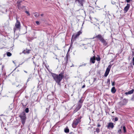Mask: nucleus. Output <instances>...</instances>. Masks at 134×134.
Instances as JSON below:
<instances>
[{
	"instance_id": "39448f33",
	"label": "nucleus",
	"mask_w": 134,
	"mask_h": 134,
	"mask_svg": "<svg viewBox=\"0 0 134 134\" xmlns=\"http://www.w3.org/2000/svg\"><path fill=\"white\" fill-rule=\"evenodd\" d=\"M15 28L14 29V32H15L16 30V29H20V28L21 26L20 23V21H18L16 19V22L15 24Z\"/></svg>"
},
{
	"instance_id": "ea45409f",
	"label": "nucleus",
	"mask_w": 134,
	"mask_h": 134,
	"mask_svg": "<svg viewBox=\"0 0 134 134\" xmlns=\"http://www.w3.org/2000/svg\"><path fill=\"white\" fill-rule=\"evenodd\" d=\"M13 63H14V61H13Z\"/></svg>"
},
{
	"instance_id": "9b49d317",
	"label": "nucleus",
	"mask_w": 134,
	"mask_h": 134,
	"mask_svg": "<svg viewBox=\"0 0 134 134\" xmlns=\"http://www.w3.org/2000/svg\"><path fill=\"white\" fill-rule=\"evenodd\" d=\"M96 60V57L95 56L92 57L91 58L90 61L92 63H94Z\"/></svg>"
},
{
	"instance_id": "c9c22d12",
	"label": "nucleus",
	"mask_w": 134,
	"mask_h": 134,
	"mask_svg": "<svg viewBox=\"0 0 134 134\" xmlns=\"http://www.w3.org/2000/svg\"><path fill=\"white\" fill-rule=\"evenodd\" d=\"M43 14H41V16H43Z\"/></svg>"
},
{
	"instance_id": "423d86ee",
	"label": "nucleus",
	"mask_w": 134,
	"mask_h": 134,
	"mask_svg": "<svg viewBox=\"0 0 134 134\" xmlns=\"http://www.w3.org/2000/svg\"><path fill=\"white\" fill-rule=\"evenodd\" d=\"M81 33V32L80 31H79L77 33L73 35L72 37L71 41H74Z\"/></svg>"
},
{
	"instance_id": "4468645a",
	"label": "nucleus",
	"mask_w": 134,
	"mask_h": 134,
	"mask_svg": "<svg viewBox=\"0 0 134 134\" xmlns=\"http://www.w3.org/2000/svg\"><path fill=\"white\" fill-rule=\"evenodd\" d=\"M111 92L113 93H114L116 91V90L115 87H113L112 88L111 90Z\"/></svg>"
},
{
	"instance_id": "aec40b11",
	"label": "nucleus",
	"mask_w": 134,
	"mask_h": 134,
	"mask_svg": "<svg viewBox=\"0 0 134 134\" xmlns=\"http://www.w3.org/2000/svg\"><path fill=\"white\" fill-rule=\"evenodd\" d=\"M123 128L124 131V132L125 133L126 132V130L125 127V126H124Z\"/></svg>"
},
{
	"instance_id": "4be33fe9",
	"label": "nucleus",
	"mask_w": 134,
	"mask_h": 134,
	"mask_svg": "<svg viewBox=\"0 0 134 134\" xmlns=\"http://www.w3.org/2000/svg\"><path fill=\"white\" fill-rule=\"evenodd\" d=\"M34 15L35 17H37L38 16V13H35Z\"/></svg>"
},
{
	"instance_id": "4c0bfd02",
	"label": "nucleus",
	"mask_w": 134,
	"mask_h": 134,
	"mask_svg": "<svg viewBox=\"0 0 134 134\" xmlns=\"http://www.w3.org/2000/svg\"><path fill=\"white\" fill-rule=\"evenodd\" d=\"M24 71V72H26V73H27V71Z\"/></svg>"
},
{
	"instance_id": "c756f323",
	"label": "nucleus",
	"mask_w": 134,
	"mask_h": 134,
	"mask_svg": "<svg viewBox=\"0 0 134 134\" xmlns=\"http://www.w3.org/2000/svg\"><path fill=\"white\" fill-rule=\"evenodd\" d=\"M85 85H84L82 86V88H83L85 87Z\"/></svg>"
},
{
	"instance_id": "6e6552de",
	"label": "nucleus",
	"mask_w": 134,
	"mask_h": 134,
	"mask_svg": "<svg viewBox=\"0 0 134 134\" xmlns=\"http://www.w3.org/2000/svg\"><path fill=\"white\" fill-rule=\"evenodd\" d=\"M130 6V4H127V5L125 7L124 9V11L125 13H126L129 9Z\"/></svg>"
},
{
	"instance_id": "f704fd0d",
	"label": "nucleus",
	"mask_w": 134,
	"mask_h": 134,
	"mask_svg": "<svg viewBox=\"0 0 134 134\" xmlns=\"http://www.w3.org/2000/svg\"><path fill=\"white\" fill-rule=\"evenodd\" d=\"M18 8L19 9H20V7H19V5H18Z\"/></svg>"
},
{
	"instance_id": "412c9836",
	"label": "nucleus",
	"mask_w": 134,
	"mask_h": 134,
	"mask_svg": "<svg viewBox=\"0 0 134 134\" xmlns=\"http://www.w3.org/2000/svg\"><path fill=\"white\" fill-rule=\"evenodd\" d=\"M100 130L99 129V128H97L96 129V132H97V133H98L99 132Z\"/></svg>"
},
{
	"instance_id": "b1692460",
	"label": "nucleus",
	"mask_w": 134,
	"mask_h": 134,
	"mask_svg": "<svg viewBox=\"0 0 134 134\" xmlns=\"http://www.w3.org/2000/svg\"><path fill=\"white\" fill-rule=\"evenodd\" d=\"M25 12L26 13H27L28 15H30V13H29V12L28 11H25Z\"/></svg>"
},
{
	"instance_id": "2f4dec72",
	"label": "nucleus",
	"mask_w": 134,
	"mask_h": 134,
	"mask_svg": "<svg viewBox=\"0 0 134 134\" xmlns=\"http://www.w3.org/2000/svg\"><path fill=\"white\" fill-rule=\"evenodd\" d=\"M79 102H80V103H82V101L81 100V99L79 101Z\"/></svg>"
},
{
	"instance_id": "0eeeda50",
	"label": "nucleus",
	"mask_w": 134,
	"mask_h": 134,
	"mask_svg": "<svg viewBox=\"0 0 134 134\" xmlns=\"http://www.w3.org/2000/svg\"><path fill=\"white\" fill-rule=\"evenodd\" d=\"M111 66L112 65H109L107 68L104 74V76L105 77H106L108 75Z\"/></svg>"
},
{
	"instance_id": "c85d7f7f",
	"label": "nucleus",
	"mask_w": 134,
	"mask_h": 134,
	"mask_svg": "<svg viewBox=\"0 0 134 134\" xmlns=\"http://www.w3.org/2000/svg\"><path fill=\"white\" fill-rule=\"evenodd\" d=\"M30 77H29L28 78V79H27V82H28V81H29V80H30Z\"/></svg>"
},
{
	"instance_id": "20e7f679",
	"label": "nucleus",
	"mask_w": 134,
	"mask_h": 134,
	"mask_svg": "<svg viewBox=\"0 0 134 134\" xmlns=\"http://www.w3.org/2000/svg\"><path fill=\"white\" fill-rule=\"evenodd\" d=\"M19 116L20 118L22 124H24L25 122L26 119V115L24 113H23L20 115Z\"/></svg>"
},
{
	"instance_id": "a19ab883",
	"label": "nucleus",
	"mask_w": 134,
	"mask_h": 134,
	"mask_svg": "<svg viewBox=\"0 0 134 134\" xmlns=\"http://www.w3.org/2000/svg\"><path fill=\"white\" fill-rule=\"evenodd\" d=\"M132 0H131V1H132Z\"/></svg>"
},
{
	"instance_id": "6ab92c4d",
	"label": "nucleus",
	"mask_w": 134,
	"mask_h": 134,
	"mask_svg": "<svg viewBox=\"0 0 134 134\" xmlns=\"http://www.w3.org/2000/svg\"><path fill=\"white\" fill-rule=\"evenodd\" d=\"M107 84L108 85H109L110 84V79H108L107 80Z\"/></svg>"
},
{
	"instance_id": "dca6fc26",
	"label": "nucleus",
	"mask_w": 134,
	"mask_h": 134,
	"mask_svg": "<svg viewBox=\"0 0 134 134\" xmlns=\"http://www.w3.org/2000/svg\"><path fill=\"white\" fill-rule=\"evenodd\" d=\"M96 60L97 61H99L100 60V58L98 56V57H96Z\"/></svg>"
},
{
	"instance_id": "f3484780",
	"label": "nucleus",
	"mask_w": 134,
	"mask_h": 134,
	"mask_svg": "<svg viewBox=\"0 0 134 134\" xmlns=\"http://www.w3.org/2000/svg\"><path fill=\"white\" fill-rule=\"evenodd\" d=\"M11 55H12L11 53H10V52H7V55L8 56H9V57Z\"/></svg>"
},
{
	"instance_id": "58836bf2",
	"label": "nucleus",
	"mask_w": 134,
	"mask_h": 134,
	"mask_svg": "<svg viewBox=\"0 0 134 134\" xmlns=\"http://www.w3.org/2000/svg\"><path fill=\"white\" fill-rule=\"evenodd\" d=\"M70 49V48L68 50V51H69Z\"/></svg>"
},
{
	"instance_id": "f257e3e1",
	"label": "nucleus",
	"mask_w": 134,
	"mask_h": 134,
	"mask_svg": "<svg viewBox=\"0 0 134 134\" xmlns=\"http://www.w3.org/2000/svg\"><path fill=\"white\" fill-rule=\"evenodd\" d=\"M52 74L53 79L58 85H60V81L64 77V73H60L59 75L53 73Z\"/></svg>"
},
{
	"instance_id": "a878e982",
	"label": "nucleus",
	"mask_w": 134,
	"mask_h": 134,
	"mask_svg": "<svg viewBox=\"0 0 134 134\" xmlns=\"http://www.w3.org/2000/svg\"><path fill=\"white\" fill-rule=\"evenodd\" d=\"M36 23L37 25H39L40 24L39 22L38 21H36Z\"/></svg>"
},
{
	"instance_id": "cd10ccee",
	"label": "nucleus",
	"mask_w": 134,
	"mask_h": 134,
	"mask_svg": "<svg viewBox=\"0 0 134 134\" xmlns=\"http://www.w3.org/2000/svg\"><path fill=\"white\" fill-rule=\"evenodd\" d=\"M112 85L113 86H114L115 85V83L114 82H113L112 83Z\"/></svg>"
},
{
	"instance_id": "473e14b6",
	"label": "nucleus",
	"mask_w": 134,
	"mask_h": 134,
	"mask_svg": "<svg viewBox=\"0 0 134 134\" xmlns=\"http://www.w3.org/2000/svg\"><path fill=\"white\" fill-rule=\"evenodd\" d=\"M68 60V57L66 56V60H67V62Z\"/></svg>"
},
{
	"instance_id": "393cba45",
	"label": "nucleus",
	"mask_w": 134,
	"mask_h": 134,
	"mask_svg": "<svg viewBox=\"0 0 134 134\" xmlns=\"http://www.w3.org/2000/svg\"><path fill=\"white\" fill-rule=\"evenodd\" d=\"M132 60H133V62H132L133 65H134V57L133 58Z\"/></svg>"
},
{
	"instance_id": "2eb2a0df",
	"label": "nucleus",
	"mask_w": 134,
	"mask_h": 134,
	"mask_svg": "<svg viewBox=\"0 0 134 134\" xmlns=\"http://www.w3.org/2000/svg\"><path fill=\"white\" fill-rule=\"evenodd\" d=\"M64 132L65 133H68L69 132V130L68 128H66L64 130Z\"/></svg>"
},
{
	"instance_id": "bb28decb",
	"label": "nucleus",
	"mask_w": 134,
	"mask_h": 134,
	"mask_svg": "<svg viewBox=\"0 0 134 134\" xmlns=\"http://www.w3.org/2000/svg\"><path fill=\"white\" fill-rule=\"evenodd\" d=\"M131 1V0H126V1L127 2L129 3Z\"/></svg>"
},
{
	"instance_id": "f8f14e48",
	"label": "nucleus",
	"mask_w": 134,
	"mask_h": 134,
	"mask_svg": "<svg viewBox=\"0 0 134 134\" xmlns=\"http://www.w3.org/2000/svg\"><path fill=\"white\" fill-rule=\"evenodd\" d=\"M30 50L27 49H26V50H24L22 52V53H24V54H29L30 53Z\"/></svg>"
},
{
	"instance_id": "ddd939ff",
	"label": "nucleus",
	"mask_w": 134,
	"mask_h": 134,
	"mask_svg": "<svg viewBox=\"0 0 134 134\" xmlns=\"http://www.w3.org/2000/svg\"><path fill=\"white\" fill-rule=\"evenodd\" d=\"M134 91V90L132 89L131 90L125 93L126 94H132Z\"/></svg>"
},
{
	"instance_id": "72a5a7b5",
	"label": "nucleus",
	"mask_w": 134,
	"mask_h": 134,
	"mask_svg": "<svg viewBox=\"0 0 134 134\" xmlns=\"http://www.w3.org/2000/svg\"><path fill=\"white\" fill-rule=\"evenodd\" d=\"M121 132V129H120L118 131V132Z\"/></svg>"
},
{
	"instance_id": "f03ea898",
	"label": "nucleus",
	"mask_w": 134,
	"mask_h": 134,
	"mask_svg": "<svg viewBox=\"0 0 134 134\" xmlns=\"http://www.w3.org/2000/svg\"><path fill=\"white\" fill-rule=\"evenodd\" d=\"M95 38L98 39L104 45L106 46L107 44V42L104 40L103 37L101 35L99 34L96 35Z\"/></svg>"
},
{
	"instance_id": "5701e85b",
	"label": "nucleus",
	"mask_w": 134,
	"mask_h": 134,
	"mask_svg": "<svg viewBox=\"0 0 134 134\" xmlns=\"http://www.w3.org/2000/svg\"><path fill=\"white\" fill-rule=\"evenodd\" d=\"M118 120V118L117 117H116L114 119V121H117Z\"/></svg>"
},
{
	"instance_id": "7ed1b4c3",
	"label": "nucleus",
	"mask_w": 134,
	"mask_h": 134,
	"mask_svg": "<svg viewBox=\"0 0 134 134\" xmlns=\"http://www.w3.org/2000/svg\"><path fill=\"white\" fill-rule=\"evenodd\" d=\"M81 117L78 118L77 119H75L74 120L72 124V127L74 128H75L79 123L81 122Z\"/></svg>"
},
{
	"instance_id": "7c9ffc66",
	"label": "nucleus",
	"mask_w": 134,
	"mask_h": 134,
	"mask_svg": "<svg viewBox=\"0 0 134 134\" xmlns=\"http://www.w3.org/2000/svg\"><path fill=\"white\" fill-rule=\"evenodd\" d=\"M100 124H98L97 125V126L98 127H100Z\"/></svg>"
},
{
	"instance_id": "1a4fd4ad",
	"label": "nucleus",
	"mask_w": 134,
	"mask_h": 134,
	"mask_svg": "<svg viewBox=\"0 0 134 134\" xmlns=\"http://www.w3.org/2000/svg\"><path fill=\"white\" fill-rule=\"evenodd\" d=\"M81 104H79L78 105V107L76 108L74 110V112L75 113L77 112L81 108Z\"/></svg>"
},
{
	"instance_id": "e433bc0d",
	"label": "nucleus",
	"mask_w": 134,
	"mask_h": 134,
	"mask_svg": "<svg viewBox=\"0 0 134 134\" xmlns=\"http://www.w3.org/2000/svg\"><path fill=\"white\" fill-rule=\"evenodd\" d=\"M33 63H34L35 64V62L34 61L33 62Z\"/></svg>"
},
{
	"instance_id": "a211bd4d",
	"label": "nucleus",
	"mask_w": 134,
	"mask_h": 134,
	"mask_svg": "<svg viewBox=\"0 0 134 134\" xmlns=\"http://www.w3.org/2000/svg\"><path fill=\"white\" fill-rule=\"evenodd\" d=\"M25 111L26 113H28L29 112V109L28 108H26L25 110Z\"/></svg>"
},
{
	"instance_id": "9d476101",
	"label": "nucleus",
	"mask_w": 134,
	"mask_h": 134,
	"mask_svg": "<svg viewBox=\"0 0 134 134\" xmlns=\"http://www.w3.org/2000/svg\"><path fill=\"white\" fill-rule=\"evenodd\" d=\"M114 127V125L113 123L109 122L108 123V125L107 126L108 128H111V129H113Z\"/></svg>"
}]
</instances>
